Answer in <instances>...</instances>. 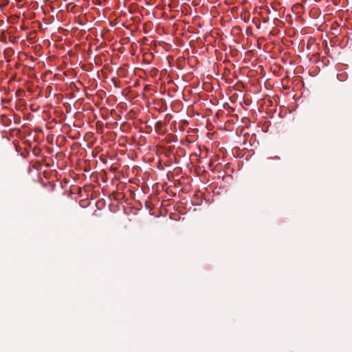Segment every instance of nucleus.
I'll return each instance as SVG.
<instances>
[{"instance_id": "f257e3e1", "label": "nucleus", "mask_w": 352, "mask_h": 352, "mask_svg": "<svg viewBox=\"0 0 352 352\" xmlns=\"http://www.w3.org/2000/svg\"><path fill=\"white\" fill-rule=\"evenodd\" d=\"M268 159H273V160H279L280 158H279V157H278V156H274V157H268Z\"/></svg>"}]
</instances>
